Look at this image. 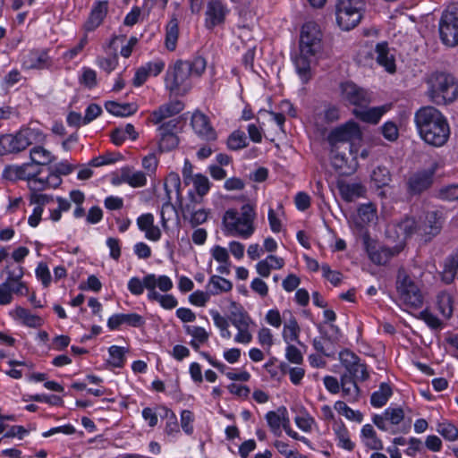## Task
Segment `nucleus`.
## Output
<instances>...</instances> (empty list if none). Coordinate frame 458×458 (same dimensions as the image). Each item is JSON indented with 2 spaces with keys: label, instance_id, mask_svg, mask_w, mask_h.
<instances>
[{
  "label": "nucleus",
  "instance_id": "1",
  "mask_svg": "<svg viewBox=\"0 0 458 458\" xmlns=\"http://www.w3.org/2000/svg\"><path fill=\"white\" fill-rule=\"evenodd\" d=\"M322 33L318 25L313 21L303 24L300 36V53L293 58L296 72L303 83L312 77L311 63L315 55L320 52Z\"/></svg>",
  "mask_w": 458,
  "mask_h": 458
},
{
  "label": "nucleus",
  "instance_id": "2",
  "mask_svg": "<svg viewBox=\"0 0 458 458\" xmlns=\"http://www.w3.org/2000/svg\"><path fill=\"white\" fill-rule=\"evenodd\" d=\"M414 122L420 136L429 145L441 147L450 136L446 118L434 106L420 107L415 113Z\"/></svg>",
  "mask_w": 458,
  "mask_h": 458
},
{
  "label": "nucleus",
  "instance_id": "3",
  "mask_svg": "<svg viewBox=\"0 0 458 458\" xmlns=\"http://www.w3.org/2000/svg\"><path fill=\"white\" fill-rule=\"evenodd\" d=\"M442 225V216L437 211H432L420 216L418 220L406 217L396 227L403 241L416 236L419 241L428 243L440 233Z\"/></svg>",
  "mask_w": 458,
  "mask_h": 458
},
{
  "label": "nucleus",
  "instance_id": "4",
  "mask_svg": "<svg viewBox=\"0 0 458 458\" xmlns=\"http://www.w3.org/2000/svg\"><path fill=\"white\" fill-rule=\"evenodd\" d=\"M256 218V206L247 202L241 207L240 210L236 208L226 210L223 216V225L226 234L248 239L255 232Z\"/></svg>",
  "mask_w": 458,
  "mask_h": 458
},
{
  "label": "nucleus",
  "instance_id": "5",
  "mask_svg": "<svg viewBox=\"0 0 458 458\" xmlns=\"http://www.w3.org/2000/svg\"><path fill=\"white\" fill-rule=\"evenodd\" d=\"M427 95L437 105L453 102L458 96V83L454 77L445 72H433L427 79Z\"/></svg>",
  "mask_w": 458,
  "mask_h": 458
},
{
  "label": "nucleus",
  "instance_id": "6",
  "mask_svg": "<svg viewBox=\"0 0 458 458\" xmlns=\"http://www.w3.org/2000/svg\"><path fill=\"white\" fill-rule=\"evenodd\" d=\"M46 135L38 129L22 128L16 134H5L0 137V156L18 153L31 144L43 143Z\"/></svg>",
  "mask_w": 458,
  "mask_h": 458
},
{
  "label": "nucleus",
  "instance_id": "7",
  "mask_svg": "<svg viewBox=\"0 0 458 458\" xmlns=\"http://www.w3.org/2000/svg\"><path fill=\"white\" fill-rule=\"evenodd\" d=\"M188 62L177 60L169 65L165 77V89L171 95L183 96L191 89Z\"/></svg>",
  "mask_w": 458,
  "mask_h": 458
},
{
  "label": "nucleus",
  "instance_id": "8",
  "mask_svg": "<svg viewBox=\"0 0 458 458\" xmlns=\"http://www.w3.org/2000/svg\"><path fill=\"white\" fill-rule=\"evenodd\" d=\"M365 4L362 0H338L335 5L336 21L343 30L355 28L362 18Z\"/></svg>",
  "mask_w": 458,
  "mask_h": 458
},
{
  "label": "nucleus",
  "instance_id": "9",
  "mask_svg": "<svg viewBox=\"0 0 458 458\" xmlns=\"http://www.w3.org/2000/svg\"><path fill=\"white\" fill-rule=\"evenodd\" d=\"M397 291L401 301L409 308L419 309L423 304V296L415 283L407 276H398Z\"/></svg>",
  "mask_w": 458,
  "mask_h": 458
},
{
  "label": "nucleus",
  "instance_id": "10",
  "mask_svg": "<svg viewBox=\"0 0 458 458\" xmlns=\"http://www.w3.org/2000/svg\"><path fill=\"white\" fill-rule=\"evenodd\" d=\"M439 34L442 42L449 47L458 45V13L455 10L443 13L439 21Z\"/></svg>",
  "mask_w": 458,
  "mask_h": 458
},
{
  "label": "nucleus",
  "instance_id": "11",
  "mask_svg": "<svg viewBox=\"0 0 458 458\" xmlns=\"http://www.w3.org/2000/svg\"><path fill=\"white\" fill-rule=\"evenodd\" d=\"M339 360L346 371L351 374L354 378L360 381H366L369 377L367 365L361 362L359 356L348 349H345L339 353Z\"/></svg>",
  "mask_w": 458,
  "mask_h": 458
},
{
  "label": "nucleus",
  "instance_id": "12",
  "mask_svg": "<svg viewBox=\"0 0 458 458\" xmlns=\"http://www.w3.org/2000/svg\"><path fill=\"white\" fill-rule=\"evenodd\" d=\"M341 97L344 101L359 107H367L371 101L370 94L353 82H344L340 86Z\"/></svg>",
  "mask_w": 458,
  "mask_h": 458
},
{
  "label": "nucleus",
  "instance_id": "13",
  "mask_svg": "<svg viewBox=\"0 0 458 458\" xmlns=\"http://www.w3.org/2000/svg\"><path fill=\"white\" fill-rule=\"evenodd\" d=\"M178 124L179 118H173L166 123H163L157 128L159 148L161 151H169L177 147L179 140L175 134V131Z\"/></svg>",
  "mask_w": 458,
  "mask_h": 458
},
{
  "label": "nucleus",
  "instance_id": "14",
  "mask_svg": "<svg viewBox=\"0 0 458 458\" xmlns=\"http://www.w3.org/2000/svg\"><path fill=\"white\" fill-rule=\"evenodd\" d=\"M184 108V104L180 100H172L161 105L158 108L152 111L148 117V121L153 124L161 125L166 123L167 119L178 114Z\"/></svg>",
  "mask_w": 458,
  "mask_h": 458
},
{
  "label": "nucleus",
  "instance_id": "15",
  "mask_svg": "<svg viewBox=\"0 0 458 458\" xmlns=\"http://www.w3.org/2000/svg\"><path fill=\"white\" fill-rule=\"evenodd\" d=\"M229 9L221 0H210L206 10L205 24L208 30L223 24Z\"/></svg>",
  "mask_w": 458,
  "mask_h": 458
},
{
  "label": "nucleus",
  "instance_id": "16",
  "mask_svg": "<svg viewBox=\"0 0 458 458\" xmlns=\"http://www.w3.org/2000/svg\"><path fill=\"white\" fill-rule=\"evenodd\" d=\"M358 216L356 226L358 228V233L363 238L364 244L366 246H376L370 242L368 232L361 225V223L369 224L377 219V208L374 203L368 202L362 204L358 209Z\"/></svg>",
  "mask_w": 458,
  "mask_h": 458
},
{
  "label": "nucleus",
  "instance_id": "17",
  "mask_svg": "<svg viewBox=\"0 0 458 458\" xmlns=\"http://www.w3.org/2000/svg\"><path fill=\"white\" fill-rule=\"evenodd\" d=\"M361 132L358 124L354 122L346 123L344 126L333 130L328 135L330 145L335 148L339 142H348L352 140H358Z\"/></svg>",
  "mask_w": 458,
  "mask_h": 458
},
{
  "label": "nucleus",
  "instance_id": "18",
  "mask_svg": "<svg viewBox=\"0 0 458 458\" xmlns=\"http://www.w3.org/2000/svg\"><path fill=\"white\" fill-rule=\"evenodd\" d=\"M113 182L114 184L127 183L133 188H140L146 185L147 176L142 171L135 170L131 166H124L120 169Z\"/></svg>",
  "mask_w": 458,
  "mask_h": 458
},
{
  "label": "nucleus",
  "instance_id": "19",
  "mask_svg": "<svg viewBox=\"0 0 458 458\" xmlns=\"http://www.w3.org/2000/svg\"><path fill=\"white\" fill-rule=\"evenodd\" d=\"M191 124L193 131L200 138L206 140H215L216 139V132L210 125L208 117L199 111L193 113L191 116Z\"/></svg>",
  "mask_w": 458,
  "mask_h": 458
},
{
  "label": "nucleus",
  "instance_id": "20",
  "mask_svg": "<svg viewBox=\"0 0 458 458\" xmlns=\"http://www.w3.org/2000/svg\"><path fill=\"white\" fill-rule=\"evenodd\" d=\"M51 65L48 49H33L24 56L23 66L27 69H45Z\"/></svg>",
  "mask_w": 458,
  "mask_h": 458
},
{
  "label": "nucleus",
  "instance_id": "21",
  "mask_svg": "<svg viewBox=\"0 0 458 458\" xmlns=\"http://www.w3.org/2000/svg\"><path fill=\"white\" fill-rule=\"evenodd\" d=\"M163 188L167 200H184L181 179L177 173L171 172L165 179Z\"/></svg>",
  "mask_w": 458,
  "mask_h": 458
},
{
  "label": "nucleus",
  "instance_id": "22",
  "mask_svg": "<svg viewBox=\"0 0 458 458\" xmlns=\"http://www.w3.org/2000/svg\"><path fill=\"white\" fill-rule=\"evenodd\" d=\"M371 180L377 187L376 196L380 199L388 197L391 190L388 183L391 180L390 173L385 166H377L371 174Z\"/></svg>",
  "mask_w": 458,
  "mask_h": 458
},
{
  "label": "nucleus",
  "instance_id": "23",
  "mask_svg": "<svg viewBox=\"0 0 458 458\" xmlns=\"http://www.w3.org/2000/svg\"><path fill=\"white\" fill-rule=\"evenodd\" d=\"M62 183V178L57 174L50 172L47 177L38 176L34 172V175L30 179V189L33 192L42 191L47 189H55Z\"/></svg>",
  "mask_w": 458,
  "mask_h": 458
},
{
  "label": "nucleus",
  "instance_id": "24",
  "mask_svg": "<svg viewBox=\"0 0 458 458\" xmlns=\"http://www.w3.org/2000/svg\"><path fill=\"white\" fill-rule=\"evenodd\" d=\"M403 247L395 245L393 248L380 246L377 249H369L370 260L377 265H386L393 257L398 255Z\"/></svg>",
  "mask_w": 458,
  "mask_h": 458
},
{
  "label": "nucleus",
  "instance_id": "25",
  "mask_svg": "<svg viewBox=\"0 0 458 458\" xmlns=\"http://www.w3.org/2000/svg\"><path fill=\"white\" fill-rule=\"evenodd\" d=\"M337 187L341 197L344 200H351L352 199L365 198L366 188L365 186L357 182H346L345 181H340L337 183Z\"/></svg>",
  "mask_w": 458,
  "mask_h": 458
},
{
  "label": "nucleus",
  "instance_id": "26",
  "mask_svg": "<svg viewBox=\"0 0 458 458\" xmlns=\"http://www.w3.org/2000/svg\"><path fill=\"white\" fill-rule=\"evenodd\" d=\"M31 165L30 163H25L21 165H8L3 171L2 176L9 181H17V180H27L28 184L30 185V179L34 175V172H30Z\"/></svg>",
  "mask_w": 458,
  "mask_h": 458
},
{
  "label": "nucleus",
  "instance_id": "27",
  "mask_svg": "<svg viewBox=\"0 0 458 458\" xmlns=\"http://www.w3.org/2000/svg\"><path fill=\"white\" fill-rule=\"evenodd\" d=\"M386 110L385 106L370 108L360 107L353 110V114L362 122L377 124Z\"/></svg>",
  "mask_w": 458,
  "mask_h": 458
},
{
  "label": "nucleus",
  "instance_id": "28",
  "mask_svg": "<svg viewBox=\"0 0 458 458\" xmlns=\"http://www.w3.org/2000/svg\"><path fill=\"white\" fill-rule=\"evenodd\" d=\"M375 53L377 55L376 60L378 64L384 66L389 72H394L395 71L394 58L393 55L389 54V48L386 42L377 44Z\"/></svg>",
  "mask_w": 458,
  "mask_h": 458
},
{
  "label": "nucleus",
  "instance_id": "29",
  "mask_svg": "<svg viewBox=\"0 0 458 458\" xmlns=\"http://www.w3.org/2000/svg\"><path fill=\"white\" fill-rule=\"evenodd\" d=\"M432 183V174L427 172H420L413 174L408 182L409 191L419 194L427 190Z\"/></svg>",
  "mask_w": 458,
  "mask_h": 458
},
{
  "label": "nucleus",
  "instance_id": "30",
  "mask_svg": "<svg viewBox=\"0 0 458 458\" xmlns=\"http://www.w3.org/2000/svg\"><path fill=\"white\" fill-rule=\"evenodd\" d=\"M107 13V5L105 4L96 3L89 13V19L84 24L87 31H93L103 21Z\"/></svg>",
  "mask_w": 458,
  "mask_h": 458
},
{
  "label": "nucleus",
  "instance_id": "31",
  "mask_svg": "<svg viewBox=\"0 0 458 458\" xmlns=\"http://www.w3.org/2000/svg\"><path fill=\"white\" fill-rule=\"evenodd\" d=\"M229 319L236 328H249L251 322L248 313L242 306H238L235 302L232 303Z\"/></svg>",
  "mask_w": 458,
  "mask_h": 458
},
{
  "label": "nucleus",
  "instance_id": "32",
  "mask_svg": "<svg viewBox=\"0 0 458 458\" xmlns=\"http://www.w3.org/2000/svg\"><path fill=\"white\" fill-rule=\"evenodd\" d=\"M179 37V22L177 18L173 17L165 28V45L167 50L174 51Z\"/></svg>",
  "mask_w": 458,
  "mask_h": 458
},
{
  "label": "nucleus",
  "instance_id": "33",
  "mask_svg": "<svg viewBox=\"0 0 458 458\" xmlns=\"http://www.w3.org/2000/svg\"><path fill=\"white\" fill-rule=\"evenodd\" d=\"M30 156L31 163L38 165H47L55 160L54 155L41 146L32 148Z\"/></svg>",
  "mask_w": 458,
  "mask_h": 458
},
{
  "label": "nucleus",
  "instance_id": "34",
  "mask_svg": "<svg viewBox=\"0 0 458 458\" xmlns=\"http://www.w3.org/2000/svg\"><path fill=\"white\" fill-rule=\"evenodd\" d=\"M207 287L210 294L216 295L220 293L230 292L233 288V284L222 276H212Z\"/></svg>",
  "mask_w": 458,
  "mask_h": 458
},
{
  "label": "nucleus",
  "instance_id": "35",
  "mask_svg": "<svg viewBox=\"0 0 458 458\" xmlns=\"http://www.w3.org/2000/svg\"><path fill=\"white\" fill-rule=\"evenodd\" d=\"M437 305L439 312L445 318H449L453 315V297L452 295L442 291L437 295Z\"/></svg>",
  "mask_w": 458,
  "mask_h": 458
},
{
  "label": "nucleus",
  "instance_id": "36",
  "mask_svg": "<svg viewBox=\"0 0 458 458\" xmlns=\"http://www.w3.org/2000/svg\"><path fill=\"white\" fill-rule=\"evenodd\" d=\"M14 313L16 318L21 319L27 327H39L43 325V319L39 316L31 314L28 310L22 307H17Z\"/></svg>",
  "mask_w": 458,
  "mask_h": 458
},
{
  "label": "nucleus",
  "instance_id": "37",
  "mask_svg": "<svg viewBox=\"0 0 458 458\" xmlns=\"http://www.w3.org/2000/svg\"><path fill=\"white\" fill-rule=\"evenodd\" d=\"M392 394L391 386L386 383H382L379 390L372 394L370 403L374 407H382L386 403Z\"/></svg>",
  "mask_w": 458,
  "mask_h": 458
},
{
  "label": "nucleus",
  "instance_id": "38",
  "mask_svg": "<svg viewBox=\"0 0 458 458\" xmlns=\"http://www.w3.org/2000/svg\"><path fill=\"white\" fill-rule=\"evenodd\" d=\"M105 107L110 114L116 116H127L136 111L135 106L132 104H119L114 101H107Z\"/></svg>",
  "mask_w": 458,
  "mask_h": 458
},
{
  "label": "nucleus",
  "instance_id": "39",
  "mask_svg": "<svg viewBox=\"0 0 458 458\" xmlns=\"http://www.w3.org/2000/svg\"><path fill=\"white\" fill-rule=\"evenodd\" d=\"M300 327L294 317H292L284 327L283 337L286 343L298 341Z\"/></svg>",
  "mask_w": 458,
  "mask_h": 458
},
{
  "label": "nucleus",
  "instance_id": "40",
  "mask_svg": "<svg viewBox=\"0 0 458 458\" xmlns=\"http://www.w3.org/2000/svg\"><path fill=\"white\" fill-rule=\"evenodd\" d=\"M247 138L242 131H234L227 140V147L231 150H239L247 147Z\"/></svg>",
  "mask_w": 458,
  "mask_h": 458
},
{
  "label": "nucleus",
  "instance_id": "41",
  "mask_svg": "<svg viewBox=\"0 0 458 458\" xmlns=\"http://www.w3.org/2000/svg\"><path fill=\"white\" fill-rule=\"evenodd\" d=\"M284 215L283 205L279 203L276 209L269 208L268 210V222L271 230L274 233H279L282 229V223L280 216Z\"/></svg>",
  "mask_w": 458,
  "mask_h": 458
},
{
  "label": "nucleus",
  "instance_id": "42",
  "mask_svg": "<svg viewBox=\"0 0 458 458\" xmlns=\"http://www.w3.org/2000/svg\"><path fill=\"white\" fill-rule=\"evenodd\" d=\"M191 182L193 183V189L199 198H203L210 189L208 177L200 174H195Z\"/></svg>",
  "mask_w": 458,
  "mask_h": 458
},
{
  "label": "nucleus",
  "instance_id": "43",
  "mask_svg": "<svg viewBox=\"0 0 458 458\" xmlns=\"http://www.w3.org/2000/svg\"><path fill=\"white\" fill-rule=\"evenodd\" d=\"M437 431L448 441H454L458 438V428L449 422L439 423Z\"/></svg>",
  "mask_w": 458,
  "mask_h": 458
},
{
  "label": "nucleus",
  "instance_id": "44",
  "mask_svg": "<svg viewBox=\"0 0 458 458\" xmlns=\"http://www.w3.org/2000/svg\"><path fill=\"white\" fill-rule=\"evenodd\" d=\"M124 353H125V351L123 347H119L116 345L111 346L109 348V354L111 357L109 363L113 367L122 368L125 361Z\"/></svg>",
  "mask_w": 458,
  "mask_h": 458
},
{
  "label": "nucleus",
  "instance_id": "45",
  "mask_svg": "<svg viewBox=\"0 0 458 458\" xmlns=\"http://www.w3.org/2000/svg\"><path fill=\"white\" fill-rule=\"evenodd\" d=\"M189 71L191 75L199 77L205 72L207 67V62L205 58L200 55H196L191 61H187Z\"/></svg>",
  "mask_w": 458,
  "mask_h": 458
},
{
  "label": "nucleus",
  "instance_id": "46",
  "mask_svg": "<svg viewBox=\"0 0 458 458\" xmlns=\"http://www.w3.org/2000/svg\"><path fill=\"white\" fill-rule=\"evenodd\" d=\"M121 158L122 155L119 153L107 152L105 155L92 158L89 162V165L92 166L98 167L101 165L113 164Z\"/></svg>",
  "mask_w": 458,
  "mask_h": 458
},
{
  "label": "nucleus",
  "instance_id": "47",
  "mask_svg": "<svg viewBox=\"0 0 458 458\" xmlns=\"http://www.w3.org/2000/svg\"><path fill=\"white\" fill-rule=\"evenodd\" d=\"M335 431L339 440V445L344 449L352 451L354 449V444L351 441L346 428L344 426H341Z\"/></svg>",
  "mask_w": 458,
  "mask_h": 458
},
{
  "label": "nucleus",
  "instance_id": "48",
  "mask_svg": "<svg viewBox=\"0 0 458 458\" xmlns=\"http://www.w3.org/2000/svg\"><path fill=\"white\" fill-rule=\"evenodd\" d=\"M385 418L393 425L399 424L404 418V412L402 408L388 407L384 411Z\"/></svg>",
  "mask_w": 458,
  "mask_h": 458
},
{
  "label": "nucleus",
  "instance_id": "49",
  "mask_svg": "<svg viewBox=\"0 0 458 458\" xmlns=\"http://www.w3.org/2000/svg\"><path fill=\"white\" fill-rule=\"evenodd\" d=\"M80 82L89 89H92L97 85V73L90 68H83Z\"/></svg>",
  "mask_w": 458,
  "mask_h": 458
},
{
  "label": "nucleus",
  "instance_id": "50",
  "mask_svg": "<svg viewBox=\"0 0 458 458\" xmlns=\"http://www.w3.org/2000/svg\"><path fill=\"white\" fill-rule=\"evenodd\" d=\"M420 318L425 321V323L432 329L437 330L440 329L443 326V323L441 320L432 314L431 312L428 311L427 310H422L420 313Z\"/></svg>",
  "mask_w": 458,
  "mask_h": 458
},
{
  "label": "nucleus",
  "instance_id": "51",
  "mask_svg": "<svg viewBox=\"0 0 458 458\" xmlns=\"http://www.w3.org/2000/svg\"><path fill=\"white\" fill-rule=\"evenodd\" d=\"M121 318L123 324H126L133 327H140L145 324V319L143 318V317L137 313H121Z\"/></svg>",
  "mask_w": 458,
  "mask_h": 458
},
{
  "label": "nucleus",
  "instance_id": "52",
  "mask_svg": "<svg viewBox=\"0 0 458 458\" xmlns=\"http://www.w3.org/2000/svg\"><path fill=\"white\" fill-rule=\"evenodd\" d=\"M185 329L188 335H191L200 344L206 343L208 339V333L203 327L187 326Z\"/></svg>",
  "mask_w": 458,
  "mask_h": 458
},
{
  "label": "nucleus",
  "instance_id": "53",
  "mask_svg": "<svg viewBox=\"0 0 458 458\" xmlns=\"http://www.w3.org/2000/svg\"><path fill=\"white\" fill-rule=\"evenodd\" d=\"M266 419L267 421L268 426L274 431L276 433L277 431H280L281 425L283 426L284 419H286L284 415L281 417L278 413L276 411H268L266 414Z\"/></svg>",
  "mask_w": 458,
  "mask_h": 458
},
{
  "label": "nucleus",
  "instance_id": "54",
  "mask_svg": "<svg viewBox=\"0 0 458 458\" xmlns=\"http://www.w3.org/2000/svg\"><path fill=\"white\" fill-rule=\"evenodd\" d=\"M158 165V161L155 156V154H149L143 157L142 159V167L146 170L144 172L146 175H152L156 173L157 167Z\"/></svg>",
  "mask_w": 458,
  "mask_h": 458
},
{
  "label": "nucleus",
  "instance_id": "55",
  "mask_svg": "<svg viewBox=\"0 0 458 458\" xmlns=\"http://www.w3.org/2000/svg\"><path fill=\"white\" fill-rule=\"evenodd\" d=\"M439 198L444 200H458V184L443 187L439 191Z\"/></svg>",
  "mask_w": 458,
  "mask_h": 458
},
{
  "label": "nucleus",
  "instance_id": "56",
  "mask_svg": "<svg viewBox=\"0 0 458 458\" xmlns=\"http://www.w3.org/2000/svg\"><path fill=\"white\" fill-rule=\"evenodd\" d=\"M182 202H175L176 205H174L173 202H164L162 208H161V218L163 225L166 223L167 220L170 219V217L165 218V214L171 215L174 213L175 216L178 215V207L182 208Z\"/></svg>",
  "mask_w": 458,
  "mask_h": 458
},
{
  "label": "nucleus",
  "instance_id": "57",
  "mask_svg": "<svg viewBox=\"0 0 458 458\" xmlns=\"http://www.w3.org/2000/svg\"><path fill=\"white\" fill-rule=\"evenodd\" d=\"M209 298H210L209 293H205L202 291H196L190 295L189 301L191 303H192L196 306L203 307L209 301Z\"/></svg>",
  "mask_w": 458,
  "mask_h": 458
},
{
  "label": "nucleus",
  "instance_id": "58",
  "mask_svg": "<svg viewBox=\"0 0 458 458\" xmlns=\"http://www.w3.org/2000/svg\"><path fill=\"white\" fill-rule=\"evenodd\" d=\"M98 63L102 70H104L107 73H110L112 71L115 69L117 65V55L109 57L98 58Z\"/></svg>",
  "mask_w": 458,
  "mask_h": 458
},
{
  "label": "nucleus",
  "instance_id": "59",
  "mask_svg": "<svg viewBox=\"0 0 458 458\" xmlns=\"http://www.w3.org/2000/svg\"><path fill=\"white\" fill-rule=\"evenodd\" d=\"M102 113L101 107L97 104H90L85 111L83 116V125L88 124L96 119Z\"/></svg>",
  "mask_w": 458,
  "mask_h": 458
},
{
  "label": "nucleus",
  "instance_id": "60",
  "mask_svg": "<svg viewBox=\"0 0 458 458\" xmlns=\"http://www.w3.org/2000/svg\"><path fill=\"white\" fill-rule=\"evenodd\" d=\"M285 356L286 359L292 363L301 364L303 360V357L300 350L292 344L287 346Z\"/></svg>",
  "mask_w": 458,
  "mask_h": 458
},
{
  "label": "nucleus",
  "instance_id": "61",
  "mask_svg": "<svg viewBox=\"0 0 458 458\" xmlns=\"http://www.w3.org/2000/svg\"><path fill=\"white\" fill-rule=\"evenodd\" d=\"M382 133L386 140L394 141L398 137L397 126L394 123L387 122L382 126Z\"/></svg>",
  "mask_w": 458,
  "mask_h": 458
},
{
  "label": "nucleus",
  "instance_id": "62",
  "mask_svg": "<svg viewBox=\"0 0 458 458\" xmlns=\"http://www.w3.org/2000/svg\"><path fill=\"white\" fill-rule=\"evenodd\" d=\"M193 420V415L191 411L188 410H184L182 411L181 414V424L182 429L187 433L188 435L191 434L193 431V427L191 424Z\"/></svg>",
  "mask_w": 458,
  "mask_h": 458
},
{
  "label": "nucleus",
  "instance_id": "63",
  "mask_svg": "<svg viewBox=\"0 0 458 458\" xmlns=\"http://www.w3.org/2000/svg\"><path fill=\"white\" fill-rule=\"evenodd\" d=\"M13 301L12 287L9 283L0 284V305L10 304Z\"/></svg>",
  "mask_w": 458,
  "mask_h": 458
},
{
  "label": "nucleus",
  "instance_id": "64",
  "mask_svg": "<svg viewBox=\"0 0 458 458\" xmlns=\"http://www.w3.org/2000/svg\"><path fill=\"white\" fill-rule=\"evenodd\" d=\"M343 392V395L344 397H348V401H356L360 395V387L358 386L357 383H353L352 386H344L340 387Z\"/></svg>",
  "mask_w": 458,
  "mask_h": 458
}]
</instances>
